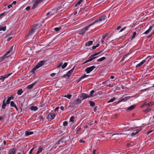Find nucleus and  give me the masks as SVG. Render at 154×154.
I'll return each mask as SVG.
<instances>
[{"label": "nucleus", "instance_id": "40", "mask_svg": "<svg viewBox=\"0 0 154 154\" xmlns=\"http://www.w3.org/2000/svg\"><path fill=\"white\" fill-rule=\"evenodd\" d=\"M107 34H106V35L102 36V39L101 40L102 42H103L104 39L107 36Z\"/></svg>", "mask_w": 154, "mask_h": 154}, {"label": "nucleus", "instance_id": "16", "mask_svg": "<svg viewBox=\"0 0 154 154\" xmlns=\"http://www.w3.org/2000/svg\"><path fill=\"white\" fill-rule=\"evenodd\" d=\"M130 97V96H126L124 98H121V100L118 101V103L121 102L125 101L127 100H128Z\"/></svg>", "mask_w": 154, "mask_h": 154}, {"label": "nucleus", "instance_id": "42", "mask_svg": "<svg viewBox=\"0 0 154 154\" xmlns=\"http://www.w3.org/2000/svg\"><path fill=\"white\" fill-rule=\"evenodd\" d=\"M127 57V55H125L121 59V61H120V62H121L123 61L125 59V58H126Z\"/></svg>", "mask_w": 154, "mask_h": 154}, {"label": "nucleus", "instance_id": "60", "mask_svg": "<svg viewBox=\"0 0 154 154\" xmlns=\"http://www.w3.org/2000/svg\"><path fill=\"white\" fill-rule=\"evenodd\" d=\"M56 74V73H52L50 74V75L51 76L53 77Z\"/></svg>", "mask_w": 154, "mask_h": 154}, {"label": "nucleus", "instance_id": "61", "mask_svg": "<svg viewBox=\"0 0 154 154\" xmlns=\"http://www.w3.org/2000/svg\"><path fill=\"white\" fill-rule=\"evenodd\" d=\"M12 7V4H10L8 6V8H10Z\"/></svg>", "mask_w": 154, "mask_h": 154}, {"label": "nucleus", "instance_id": "17", "mask_svg": "<svg viewBox=\"0 0 154 154\" xmlns=\"http://www.w3.org/2000/svg\"><path fill=\"white\" fill-rule=\"evenodd\" d=\"M13 46H12L11 47V49L7 51V52L6 54L4 55H6V58L7 59L9 57H7V55L9 54L10 53H13V52L12 51V50H13Z\"/></svg>", "mask_w": 154, "mask_h": 154}, {"label": "nucleus", "instance_id": "37", "mask_svg": "<svg viewBox=\"0 0 154 154\" xmlns=\"http://www.w3.org/2000/svg\"><path fill=\"white\" fill-rule=\"evenodd\" d=\"M96 122H97L96 121H95L94 122L91 121V122H89V123H88V125L89 126H91L94 125V123H96Z\"/></svg>", "mask_w": 154, "mask_h": 154}, {"label": "nucleus", "instance_id": "5", "mask_svg": "<svg viewBox=\"0 0 154 154\" xmlns=\"http://www.w3.org/2000/svg\"><path fill=\"white\" fill-rule=\"evenodd\" d=\"M106 19V17L105 15H103L100 17L98 19L93 22L92 23H91V25L92 26L95 23L100 22V21H104Z\"/></svg>", "mask_w": 154, "mask_h": 154}, {"label": "nucleus", "instance_id": "2", "mask_svg": "<svg viewBox=\"0 0 154 154\" xmlns=\"http://www.w3.org/2000/svg\"><path fill=\"white\" fill-rule=\"evenodd\" d=\"M38 25L37 24L34 25L32 28L31 30L29 32V33L25 36L26 38L27 39V38L33 34L35 32L37 29Z\"/></svg>", "mask_w": 154, "mask_h": 154}, {"label": "nucleus", "instance_id": "32", "mask_svg": "<svg viewBox=\"0 0 154 154\" xmlns=\"http://www.w3.org/2000/svg\"><path fill=\"white\" fill-rule=\"evenodd\" d=\"M116 99V98L115 97H113L112 99H110L109 100L107 101L108 103L113 102L115 101Z\"/></svg>", "mask_w": 154, "mask_h": 154}, {"label": "nucleus", "instance_id": "49", "mask_svg": "<svg viewBox=\"0 0 154 154\" xmlns=\"http://www.w3.org/2000/svg\"><path fill=\"white\" fill-rule=\"evenodd\" d=\"M136 34V32H134L133 33V36L131 37V39H132L133 38L135 35Z\"/></svg>", "mask_w": 154, "mask_h": 154}, {"label": "nucleus", "instance_id": "47", "mask_svg": "<svg viewBox=\"0 0 154 154\" xmlns=\"http://www.w3.org/2000/svg\"><path fill=\"white\" fill-rule=\"evenodd\" d=\"M99 44H97L96 46H93L92 47V48L93 49H95L97 47H98L99 46Z\"/></svg>", "mask_w": 154, "mask_h": 154}, {"label": "nucleus", "instance_id": "63", "mask_svg": "<svg viewBox=\"0 0 154 154\" xmlns=\"http://www.w3.org/2000/svg\"><path fill=\"white\" fill-rule=\"evenodd\" d=\"M96 149H94L93 150V154H95L96 153Z\"/></svg>", "mask_w": 154, "mask_h": 154}, {"label": "nucleus", "instance_id": "43", "mask_svg": "<svg viewBox=\"0 0 154 154\" xmlns=\"http://www.w3.org/2000/svg\"><path fill=\"white\" fill-rule=\"evenodd\" d=\"M108 81H109V80H107L105 81H103L102 82V84L103 85H105V84L107 85V86H108V85L107 84V83L108 82Z\"/></svg>", "mask_w": 154, "mask_h": 154}, {"label": "nucleus", "instance_id": "55", "mask_svg": "<svg viewBox=\"0 0 154 154\" xmlns=\"http://www.w3.org/2000/svg\"><path fill=\"white\" fill-rule=\"evenodd\" d=\"M98 109V108L97 107H95L94 109V111L95 112H97V110Z\"/></svg>", "mask_w": 154, "mask_h": 154}, {"label": "nucleus", "instance_id": "13", "mask_svg": "<svg viewBox=\"0 0 154 154\" xmlns=\"http://www.w3.org/2000/svg\"><path fill=\"white\" fill-rule=\"evenodd\" d=\"M154 25H153L149 27V28L146 30L144 33V34H147L149 33L151 31L152 28L153 27Z\"/></svg>", "mask_w": 154, "mask_h": 154}, {"label": "nucleus", "instance_id": "39", "mask_svg": "<svg viewBox=\"0 0 154 154\" xmlns=\"http://www.w3.org/2000/svg\"><path fill=\"white\" fill-rule=\"evenodd\" d=\"M90 105L91 106H94L95 105V103L92 101H89Z\"/></svg>", "mask_w": 154, "mask_h": 154}, {"label": "nucleus", "instance_id": "6", "mask_svg": "<svg viewBox=\"0 0 154 154\" xmlns=\"http://www.w3.org/2000/svg\"><path fill=\"white\" fill-rule=\"evenodd\" d=\"M92 25L90 24L87 26L85 27V28L82 29L80 31L79 34L83 35L85 33V32L87 31L88 28Z\"/></svg>", "mask_w": 154, "mask_h": 154}, {"label": "nucleus", "instance_id": "8", "mask_svg": "<svg viewBox=\"0 0 154 154\" xmlns=\"http://www.w3.org/2000/svg\"><path fill=\"white\" fill-rule=\"evenodd\" d=\"M43 1V0H35V2L32 8V9H33L35 8L36 6L42 2Z\"/></svg>", "mask_w": 154, "mask_h": 154}, {"label": "nucleus", "instance_id": "15", "mask_svg": "<svg viewBox=\"0 0 154 154\" xmlns=\"http://www.w3.org/2000/svg\"><path fill=\"white\" fill-rule=\"evenodd\" d=\"M141 130V129H139L137 130H136L134 131V132H133L131 133V136H133L135 135H136L137 134L139 131Z\"/></svg>", "mask_w": 154, "mask_h": 154}, {"label": "nucleus", "instance_id": "48", "mask_svg": "<svg viewBox=\"0 0 154 154\" xmlns=\"http://www.w3.org/2000/svg\"><path fill=\"white\" fill-rule=\"evenodd\" d=\"M5 78H4V76H0V80H2V81L3 82L4 81V80L5 79Z\"/></svg>", "mask_w": 154, "mask_h": 154}, {"label": "nucleus", "instance_id": "24", "mask_svg": "<svg viewBox=\"0 0 154 154\" xmlns=\"http://www.w3.org/2000/svg\"><path fill=\"white\" fill-rule=\"evenodd\" d=\"M30 109L34 111H36L38 109V108L35 106H32Z\"/></svg>", "mask_w": 154, "mask_h": 154}, {"label": "nucleus", "instance_id": "25", "mask_svg": "<svg viewBox=\"0 0 154 154\" xmlns=\"http://www.w3.org/2000/svg\"><path fill=\"white\" fill-rule=\"evenodd\" d=\"M93 43V42L92 41H90L86 43L85 45L87 46H89L91 45Z\"/></svg>", "mask_w": 154, "mask_h": 154}, {"label": "nucleus", "instance_id": "46", "mask_svg": "<svg viewBox=\"0 0 154 154\" xmlns=\"http://www.w3.org/2000/svg\"><path fill=\"white\" fill-rule=\"evenodd\" d=\"M16 105L15 104L14 102L13 101H11V102L10 105L11 107H14Z\"/></svg>", "mask_w": 154, "mask_h": 154}, {"label": "nucleus", "instance_id": "31", "mask_svg": "<svg viewBox=\"0 0 154 154\" xmlns=\"http://www.w3.org/2000/svg\"><path fill=\"white\" fill-rule=\"evenodd\" d=\"M23 92V91L22 89H20L19 90L17 91V94L18 95H20Z\"/></svg>", "mask_w": 154, "mask_h": 154}, {"label": "nucleus", "instance_id": "27", "mask_svg": "<svg viewBox=\"0 0 154 154\" xmlns=\"http://www.w3.org/2000/svg\"><path fill=\"white\" fill-rule=\"evenodd\" d=\"M38 68H33V69L30 71L29 72L32 73L31 74V75L34 74L35 73V72L37 69Z\"/></svg>", "mask_w": 154, "mask_h": 154}, {"label": "nucleus", "instance_id": "41", "mask_svg": "<svg viewBox=\"0 0 154 154\" xmlns=\"http://www.w3.org/2000/svg\"><path fill=\"white\" fill-rule=\"evenodd\" d=\"M12 74V73H9V74H5L4 76V78H5V79L6 78H7L9 76H10V75H11Z\"/></svg>", "mask_w": 154, "mask_h": 154}, {"label": "nucleus", "instance_id": "64", "mask_svg": "<svg viewBox=\"0 0 154 154\" xmlns=\"http://www.w3.org/2000/svg\"><path fill=\"white\" fill-rule=\"evenodd\" d=\"M121 28V26H119L117 27L116 29L117 30H119Z\"/></svg>", "mask_w": 154, "mask_h": 154}, {"label": "nucleus", "instance_id": "36", "mask_svg": "<svg viewBox=\"0 0 154 154\" xmlns=\"http://www.w3.org/2000/svg\"><path fill=\"white\" fill-rule=\"evenodd\" d=\"M83 0H79L78 2L75 5V7H77L78 6H79L81 4V2H82Z\"/></svg>", "mask_w": 154, "mask_h": 154}, {"label": "nucleus", "instance_id": "57", "mask_svg": "<svg viewBox=\"0 0 154 154\" xmlns=\"http://www.w3.org/2000/svg\"><path fill=\"white\" fill-rule=\"evenodd\" d=\"M126 28V27H124L123 28H122L120 29V30L119 32H122V31H123Z\"/></svg>", "mask_w": 154, "mask_h": 154}, {"label": "nucleus", "instance_id": "11", "mask_svg": "<svg viewBox=\"0 0 154 154\" xmlns=\"http://www.w3.org/2000/svg\"><path fill=\"white\" fill-rule=\"evenodd\" d=\"M62 62L60 63L57 66V67H66L67 65V63L66 62L64 63L63 64Z\"/></svg>", "mask_w": 154, "mask_h": 154}, {"label": "nucleus", "instance_id": "59", "mask_svg": "<svg viewBox=\"0 0 154 154\" xmlns=\"http://www.w3.org/2000/svg\"><path fill=\"white\" fill-rule=\"evenodd\" d=\"M12 37H9L7 39V41L9 42V41L12 38Z\"/></svg>", "mask_w": 154, "mask_h": 154}, {"label": "nucleus", "instance_id": "53", "mask_svg": "<svg viewBox=\"0 0 154 154\" xmlns=\"http://www.w3.org/2000/svg\"><path fill=\"white\" fill-rule=\"evenodd\" d=\"M94 90H92L90 92V96H92V94L94 92Z\"/></svg>", "mask_w": 154, "mask_h": 154}, {"label": "nucleus", "instance_id": "18", "mask_svg": "<svg viewBox=\"0 0 154 154\" xmlns=\"http://www.w3.org/2000/svg\"><path fill=\"white\" fill-rule=\"evenodd\" d=\"M88 76V75H86L85 74H84L83 76H82L77 81V83H79L80 81H81L82 79Z\"/></svg>", "mask_w": 154, "mask_h": 154}, {"label": "nucleus", "instance_id": "23", "mask_svg": "<svg viewBox=\"0 0 154 154\" xmlns=\"http://www.w3.org/2000/svg\"><path fill=\"white\" fill-rule=\"evenodd\" d=\"M54 13V10H52V11L50 12H48L46 14V16H51L53 15Z\"/></svg>", "mask_w": 154, "mask_h": 154}, {"label": "nucleus", "instance_id": "51", "mask_svg": "<svg viewBox=\"0 0 154 154\" xmlns=\"http://www.w3.org/2000/svg\"><path fill=\"white\" fill-rule=\"evenodd\" d=\"M60 29V28H59V27H56L54 29V30L57 32Z\"/></svg>", "mask_w": 154, "mask_h": 154}, {"label": "nucleus", "instance_id": "34", "mask_svg": "<svg viewBox=\"0 0 154 154\" xmlns=\"http://www.w3.org/2000/svg\"><path fill=\"white\" fill-rule=\"evenodd\" d=\"M147 107L150 106H152L154 105V102H150L148 103H147Z\"/></svg>", "mask_w": 154, "mask_h": 154}, {"label": "nucleus", "instance_id": "26", "mask_svg": "<svg viewBox=\"0 0 154 154\" xmlns=\"http://www.w3.org/2000/svg\"><path fill=\"white\" fill-rule=\"evenodd\" d=\"M5 99L4 100V101H3V103L2 105V107L3 109H5V106L6 105H7V104L6 103H5Z\"/></svg>", "mask_w": 154, "mask_h": 154}, {"label": "nucleus", "instance_id": "50", "mask_svg": "<svg viewBox=\"0 0 154 154\" xmlns=\"http://www.w3.org/2000/svg\"><path fill=\"white\" fill-rule=\"evenodd\" d=\"M68 124L67 121H64L63 122V125L64 126H66Z\"/></svg>", "mask_w": 154, "mask_h": 154}, {"label": "nucleus", "instance_id": "19", "mask_svg": "<svg viewBox=\"0 0 154 154\" xmlns=\"http://www.w3.org/2000/svg\"><path fill=\"white\" fill-rule=\"evenodd\" d=\"M94 68H86L85 70V71L88 73H90L92 71Z\"/></svg>", "mask_w": 154, "mask_h": 154}, {"label": "nucleus", "instance_id": "14", "mask_svg": "<svg viewBox=\"0 0 154 154\" xmlns=\"http://www.w3.org/2000/svg\"><path fill=\"white\" fill-rule=\"evenodd\" d=\"M36 84L37 82H35L33 83L31 85L27 86L26 88L29 90L32 89L33 88L34 86Z\"/></svg>", "mask_w": 154, "mask_h": 154}, {"label": "nucleus", "instance_id": "30", "mask_svg": "<svg viewBox=\"0 0 154 154\" xmlns=\"http://www.w3.org/2000/svg\"><path fill=\"white\" fill-rule=\"evenodd\" d=\"M6 26H0V31H5L6 30Z\"/></svg>", "mask_w": 154, "mask_h": 154}, {"label": "nucleus", "instance_id": "7", "mask_svg": "<svg viewBox=\"0 0 154 154\" xmlns=\"http://www.w3.org/2000/svg\"><path fill=\"white\" fill-rule=\"evenodd\" d=\"M74 69V68H72V69L67 72L66 74L64 75L63 76V77L67 79H68L70 76L72 72H73Z\"/></svg>", "mask_w": 154, "mask_h": 154}, {"label": "nucleus", "instance_id": "56", "mask_svg": "<svg viewBox=\"0 0 154 154\" xmlns=\"http://www.w3.org/2000/svg\"><path fill=\"white\" fill-rule=\"evenodd\" d=\"M30 6H27V7L25 9H26L27 11H29L30 10Z\"/></svg>", "mask_w": 154, "mask_h": 154}, {"label": "nucleus", "instance_id": "52", "mask_svg": "<svg viewBox=\"0 0 154 154\" xmlns=\"http://www.w3.org/2000/svg\"><path fill=\"white\" fill-rule=\"evenodd\" d=\"M35 147H34L33 148H32L30 150V151H29V154H32V152L33 150V149H35Z\"/></svg>", "mask_w": 154, "mask_h": 154}, {"label": "nucleus", "instance_id": "35", "mask_svg": "<svg viewBox=\"0 0 154 154\" xmlns=\"http://www.w3.org/2000/svg\"><path fill=\"white\" fill-rule=\"evenodd\" d=\"M43 150V149L42 147H39L36 154H39Z\"/></svg>", "mask_w": 154, "mask_h": 154}, {"label": "nucleus", "instance_id": "28", "mask_svg": "<svg viewBox=\"0 0 154 154\" xmlns=\"http://www.w3.org/2000/svg\"><path fill=\"white\" fill-rule=\"evenodd\" d=\"M13 98V97H9L6 100V103L8 104H9L10 103V100L11 99Z\"/></svg>", "mask_w": 154, "mask_h": 154}, {"label": "nucleus", "instance_id": "62", "mask_svg": "<svg viewBox=\"0 0 154 154\" xmlns=\"http://www.w3.org/2000/svg\"><path fill=\"white\" fill-rule=\"evenodd\" d=\"M152 130H151V131H148L147 133H146V134L147 135H148L150 133H151V132H152Z\"/></svg>", "mask_w": 154, "mask_h": 154}, {"label": "nucleus", "instance_id": "29", "mask_svg": "<svg viewBox=\"0 0 154 154\" xmlns=\"http://www.w3.org/2000/svg\"><path fill=\"white\" fill-rule=\"evenodd\" d=\"M6 58V55H4L2 57H0V62L3 61H5V60L6 59H7Z\"/></svg>", "mask_w": 154, "mask_h": 154}, {"label": "nucleus", "instance_id": "20", "mask_svg": "<svg viewBox=\"0 0 154 154\" xmlns=\"http://www.w3.org/2000/svg\"><path fill=\"white\" fill-rule=\"evenodd\" d=\"M146 62V60H143L140 63H139V64H137L136 65V67H137L139 66H140L142 65L143 63H144Z\"/></svg>", "mask_w": 154, "mask_h": 154}, {"label": "nucleus", "instance_id": "58", "mask_svg": "<svg viewBox=\"0 0 154 154\" xmlns=\"http://www.w3.org/2000/svg\"><path fill=\"white\" fill-rule=\"evenodd\" d=\"M145 106H146L147 107V104L146 103H144L143 105H142L141 106V107H144Z\"/></svg>", "mask_w": 154, "mask_h": 154}, {"label": "nucleus", "instance_id": "21", "mask_svg": "<svg viewBox=\"0 0 154 154\" xmlns=\"http://www.w3.org/2000/svg\"><path fill=\"white\" fill-rule=\"evenodd\" d=\"M136 105H135V104L129 107L127 109V110L130 111L131 110L134 109L135 108V107H136Z\"/></svg>", "mask_w": 154, "mask_h": 154}, {"label": "nucleus", "instance_id": "10", "mask_svg": "<svg viewBox=\"0 0 154 154\" xmlns=\"http://www.w3.org/2000/svg\"><path fill=\"white\" fill-rule=\"evenodd\" d=\"M89 97V96L85 93L82 94L80 96V99L82 100H84Z\"/></svg>", "mask_w": 154, "mask_h": 154}, {"label": "nucleus", "instance_id": "4", "mask_svg": "<svg viewBox=\"0 0 154 154\" xmlns=\"http://www.w3.org/2000/svg\"><path fill=\"white\" fill-rule=\"evenodd\" d=\"M81 103V100L79 99L78 98L74 100L73 102L71 103L69 106L74 107L76 105H78Z\"/></svg>", "mask_w": 154, "mask_h": 154}, {"label": "nucleus", "instance_id": "45", "mask_svg": "<svg viewBox=\"0 0 154 154\" xmlns=\"http://www.w3.org/2000/svg\"><path fill=\"white\" fill-rule=\"evenodd\" d=\"M74 117L73 116H72L70 118L69 122H74Z\"/></svg>", "mask_w": 154, "mask_h": 154}, {"label": "nucleus", "instance_id": "33", "mask_svg": "<svg viewBox=\"0 0 154 154\" xmlns=\"http://www.w3.org/2000/svg\"><path fill=\"white\" fill-rule=\"evenodd\" d=\"M151 110V109L149 108H147L145 110H143V112L147 113L149 112Z\"/></svg>", "mask_w": 154, "mask_h": 154}, {"label": "nucleus", "instance_id": "9", "mask_svg": "<svg viewBox=\"0 0 154 154\" xmlns=\"http://www.w3.org/2000/svg\"><path fill=\"white\" fill-rule=\"evenodd\" d=\"M55 115L54 113H50L48 115V118L49 120H51L55 118Z\"/></svg>", "mask_w": 154, "mask_h": 154}, {"label": "nucleus", "instance_id": "22", "mask_svg": "<svg viewBox=\"0 0 154 154\" xmlns=\"http://www.w3.org/2000/svg\"><path fill=\"white\" fill-rule=\"evenodd\" d=\"M33 134V131H26L25 132V135L26 136H28L29 135L32 134Z\"/></svg>", "mask_w": 154, "mask_h": 154}, {"label": "nucleus", "instance_id": "44", "mask_svg": "<svg viewBox=\"0 0 154 154\" xmlns=\"http://www.w3.org/2000/svg\"><path fill=\"white\" fill-rule=\"evenodd\" d=\"M72 97V95L71 94H68L67 95H66L64 96L65 97H66L67 98L70 99L71 97Z\"/></svg>", "mask_w": 154, "mask_h": 154}, {"label": "nucleus", "instance_id": "1", "mask_svg": "<svg viewBox=\"0 0 154 154\" xmlns=\"http://www.w3.org/2000/svg\"><path fill=\"white\" fill-rule=\"evenodd\" d=\"M50 63V62L48 60H42L38 63L34 67H40L42 66L46 67L48 66Z\"/></svg>", "mask_w": 154, "mask_h": 154}, {"label": "nucleus", "instance_id": "54", "mask_svg": "<svg viewBox=\"0 0 154 154\" xmlns=\"http://www.w3.org/2000/svg\"><path fill=\"white\" fill-rule=\"evenodd\" d=\"M81 129V127L77 128L76 129V133H77Z\"/></svg>", "mask_w": 154, "mask_h": 154}, {"label": "nucleus", "instance_id": "38", "mask_svg": "<svg viewBox=\"0 0 154 154\" xmlns=\"http://www.w3.org/2000/svg\"><path fill=\"white\" fill-rule=\"evenodd\" d=\"M105 58L106 57H103L97 60V61L98 62H101L104 60Z\"/></svg>", "mask_w": 154, "mask_h": 154}, {"label": "nucleus", "instance_id": "3", "mask_svg": "<svg viewBox=\"0 0 154 154\" xmlns=\"http://www.w3.org/2000/svg\"><path fill=\"white\" fill-rule=\"evenodd\" d=\"M102 51H100V52H98L94 54H92L90 57H89V59L88 60L86 61H85L83 63H82V64H85V63H86L88 62H89L90 61H91L92 60L96 58V57H97L96 56L98 54H100L102 52Z\"/></svg>", "mask_w": 154, "mask_h": 154}, {"label": "nucleus", "instance_id": "12", "mask_svg": "<svg viewBox=\"0 0 154 154\" xmlns=\"http://www.w3.org/2000/svg\"><path fill=\"white\" fill-rule=\"evenodd\" d=\"M17 151L16 148L11 149L8 152V154H15Z\"/></svg>", "mask_w": 154, "mask_h": 154}]
</instances>
